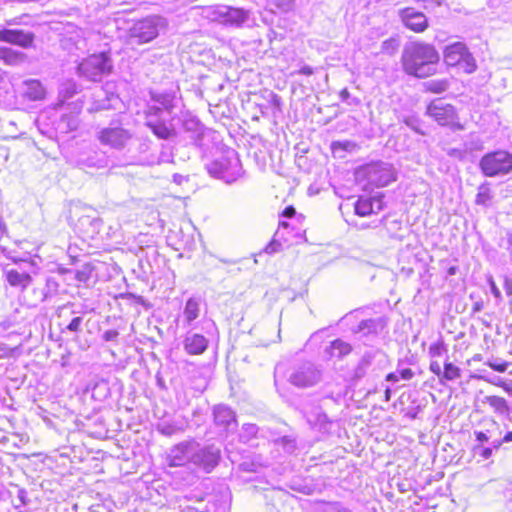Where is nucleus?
Wrapping results in <instances>:
<instances>
[{
	"instance_id": "1",
	"label": "nucleus",
	"mask_w": 512,
	"mask_h": 512,
	"mask_svg": "<svg viewBox=\"0 0 512 512\" xmlns=\"http://www.w3.org/2000/svg\"><path fill=\"white\" fill-rule=\"evenodd\" d=\"M439 59V53L433 45L411 42L403 48L401 64L407 75L426 78L437 72Z\"/></svg>"
},
{
	"instance_id": "2",
	"label": "nucleus",
	"mask_w": 512,
	"mask_h": 512,
	"mask_svg": "<svg viewBox=\"0 0 512 512\" xmlns=\"http://www.w3.org/2000/svg\"><path fill=\"white\" fill-rule=\"evenodd\" d=\"M356 182L365 190L384 187L396 180L393 166L386 162H372L363 165L355 171Z\"/></svg>"
},
{
	"instance_id": "3",
	"label": "nucleus",
	"mask_w": 512,
	"mask_h": 512,
	"mask_svg": "<svg viewBox=\"0 0 512 512\" xmlns=\"http://www.w3.org/2000/svg\"><path fill=\"white\" fill-rule=\"evenodd\" d=\"M165 27V20L159 16H149L133 24L128 31V43L130 45H141L154 40L162 28Z\"/></svg>"
},
{
	"instance_id": "4",
	"label": "nucleus",
	"mask_w": 512,
	"mask_h": 512,
	"mask_svg": "<svg viewBox=\"0 0 512 512\" xmlns=\"http://www.w3.org/2000/svg\"><path fill=\"white\" fill-rule=\"evenodd\" d=\"M208 172L218 178H234L241 173L238 153L231 148L225 149L221 156L207 165Z\"/></svg>"
},
{
	"instance_id": "5",
	"label": "nucleus",
	"mask_w": 512,
	"mask_h": 512,
	"mask_svg": "<svg viewBox=\"0 0 512 512\" xmlns=\"http://www.w3.org/2000/svg\"><path fill=\"white\" fill-rule=\"evenodd\" d=\"M132 137V132L122 127L118 121H112L109 126L99 129L96 134V138L102 145L116 150L124 149Z\"/></svg>"
},
{
	"instance_id": "6",
	"label": "nucleus",
	"mask_w": 512,
	"mask_h": 512,
	"mask_svg": "<svg viewBox=\"0 0 512 512\" xmlns=\"http://www.w3.org/2000/svg\"><path fill=\"white\" fill-rule=\"evenodd\" d=\"M480 168L487 177L505 175L512 170V154L504 150L488 153L482 157Z\"/></svg>"
},
{
	"instance_id": "7",
	"label": "nucleus",
	"mask_w": 512,
	"mask_h": 512,
	"mask_svg": "<svg viewBox=\"0 0 512 512\" xmlns=\"http://www.w3.org/2000/svg\"><path fill=\"white\" fill-rule=\"evenodd\" d=\"M111 69L112 61L105 53L91 55L78 66L79 74L91 81H100Z\"/></svg>"
},
{
	"instance_id": "8",
	"label": "nucleus",
	"mask_w": 512,
	"mask_h": 512,
	"mask_svg": "<svg viewBox=\"0 0 512 512\" xmlns=\"http://www.w3.org/2000/svg\"><path fill=\"white\" fill-rule=\"evenodd\" d=\"M145 125L159 139L168 140L176 136L172 122L165 118L159 106L152 105L147 108Z\"/></svg>"
},
{
	"instance_id": "9",
	"label": "nucleus",
	"mask_w": 512,
	"mask_h": 512,
	"mask_svg": "<svg viewBox=\"0 0 512 512\" xmlns=\"http://www.w3.org/2000/svg\"><path fill=\"white\" fill-rule=\"evenodd\" d=\"M444 61L448 66H459L466 73H473L477 68L474 57L462 42H455L445 48Z\"/></svg>"
},
{
	"instance_id": "10",
	"label": "nucleus",
	"mask_w": 512,
	"mask_h": 512,
	"mask_svg": "<svg viewBox=\"0 0 512 512\" xmlns=\"http://www.w3.org/2000/svg\"><path fill=\"white\" fill-rule=\"evenodd\" d=\"M196 442L193 440L183 441L172 446L166 455V463L169 467H184L193 464L194 449Z\"/></svg>"
},
{
	"instance_id": "11",
	"label": "nucleus",
	"mask_w": 512,
	"mask_h": 512,
	"mask_svg": "<svg viewBox=\"0 0 512 512\" xmlns=\"http://www.w3.org/2000/svg\"><path fill=\"white\" fill-rule=\"evenodd\" d=\"M319 380L320 372L309 362L294 367L288 375V381L298 388L314 386Z\"/></svg>"
},
{
	"instance_id": "12",
	"label": "nucleus",
	"mask_w": 512,
	"mask_h": 512,
	"mask_svg": "<svg viewBox=\"0 0 512 512\" xmlns=\"http://www.w3.org/2000/svg\"><path fill=\"white\" fill-rule=\"evenodd\" d=\"M480 426V430L474 431L476 440L481 444L489 443L494 449H499L502 445V441H500L502 430L499 423L492 418H485L481 421Z\"/></svg>"
},
{
	"instance_id": "13",
	"label": "nucleus",
	"mask_w": 512,
	"mask_h": 512,
	"mask_svg": "<svg viewBox=\"0 0 512 512\" xmlns=\"http://www.w3.org/2000/svg\"><path fill=\"white\" fill-rule=\"evenodd\" d=\"M220 459V450L215 446L200 447L196 443L193 455V465L210 472L218 465Z\"/></svg>"
},
{
	"instance_id": "14",
	"label": "nucleus",
	"mask_w": 512,
	"mask_h": 512,
	"mask_svg": "<svg viewBox=\"0 0 512 512\" xmlns=\"http://www.w3.org/2000/svg\"><path fill=\"white\" fill-rule=\"evenodd\" d=\"M427 114L443 126L452 124L456 119L454 106L443 102L441 99H436L428 105Z\"/></svg>"
},
{
	"instance_id": "15",
	"label": "nucleus",
	"mask_w": 512,
	"mask_h": 512,
	"mask_svg": "<svg viewBox=\"0 0 512 512\" xmlns=\"http://www.w3.org/2000/svg\"><path fill=\"white\" fill-rule=\"evenodd\" d=\"M35 40L34 33L22 29H1L0 41L16 45L24 49L31 48Z\"/></svg>"
},
{
	"instance_id": "16",
	"label": "nucleus",
	"mask_w": 512,
	"mask_h": 512,
	"mask_svg": "<svg viewBox=\"0 0 512 512\" xmlns=\"http://www.w3.org/2000/svg\"><path fill=\"white\" fill-rule=\"evenodd\" d=\"M400 17L408 29L420 33L427 29L428 19L426 15L415 8L408 7L400 11Z\"/></svg>"
},
{
	"instance_id": "17",
	"label": "nucleus",
	"mask_w": 512,
	"mask_h": 512,
	"mask_svg": "<svg viewBox=\"0 0 512 512\" xmlns=\"http://www.w3.org/2000/svg\"><path fill=\"white\" fill-rule=\"evenodd\" d=\"M214 423L222 431H233L237 427L234 411L226 405H217L213 409Z\"/></svg>"
},
{
	"instance_id": "18",
	"label": "nucleus",
	"mask_w": 512,
	"mask_h": 512,
	"mask_svg": "<svg viewBox=\"0 0 512 512\" xmlns=\"http://www.w3.org/2000/svg\"><path fill=\"white\" fill-rule=\"evenodd\" d=\"M184 350L190 355H200L208 347V340L202 334L188 331L183 340Z\"/></svg>"
},
{
	"instance_id": "19",
	"label": "nucleus",
	"mask_w": 512,
	"mask_h": 512,
	"mask_svg": "<svg viewBox=\"0 0 512 512\" xmlns=\"http://www.w3.org/2000/svg\"><path fill=\"white\" fill-rule=\"evenodd\" d=\"M386 326L383 318H374L362 320L355 328L353 333L360 336L377 335Z\"/></svg>"
},
{
	"instance_id": "20",
	"label": "nucleus",
	"mask_w": 512,
	"mask_h": 512,
	"mask_svg": "<svg viewBox=\"0 0 512 512\" xmlns=\"http://www.w3.org/2000/svg\"><path fill=\"white\" fill-rule=\"evenodd\" d=\"M219 16L223 17V21L233 25H240L248 19V13L239 8L222 6L217 9Z\"/></svg>"
},
{
	"instance_id": "21",
	"label": "nucleus",
	"mask_w": 512,
	"mask_h": 512,
	"mask_svg": "<svg viewBox=\"0 0 512 512\" xmlns=\"http://www.w3.org/2000/svg\"><path fill=\"white\" fill-rule=\"evenodd\" d=\"M79 119L75 113H67L61 115L58 121L55 123V129L61 134H67L75 131L78 128Z\"/></svg>"
},
{
	"instance_id": "22",
	"label": "nucleus",
	"mask_w": 512,
	"mask_h": 512,
	"mask_svg": "<svg viewBox=\"0 0 512 512\" xmlns=\"http://www.w3.org/2000/svg\"><path fill=\"white\" fill-rule=\"evenodd\" d=\"M375 204H377V210L381 209V200L378 198H364L360 197L355 203V213L359 216H368L375 213Z\"/></svg>"
},
{
	"instance_id": "23",
	"label": "nucleus",
	"mask_w": 512,
	"mask_h": 512,
	"mask_svg": "<svg viewBox=\"0 0 512 512\" xmlns=\"http://www.w3.org/2000/svg\"><path fill=\"white\" fill-rule=\"evenodd\" d=\"M6 280L11 286L18 287L23 290L31 284L32 277L26 272L11 269L6 272Z\"/></svg>"
},
{
	"instance_id": "24",
	"label": "nucleus",
	"mask_w": 512,
	"mask_h": 512,
	"mask_svg": "<svg viewBox=\"0 0 512 512\" xmlns=\"http://www.w3.org/2000/svg\"><path fill=\"white\" fill-rule=\"evenodd\" d=\"M26 55L9 47H0V61L6 65L16 66L23 63Z\"/></svg>"
},
{
	"instance_id": "25",
	"label": "nucleus",
	"mask_w": 512,
	"mask_h": 512,
	"mask_svg": "<svg viewBox=\"0 0 512 512\" xmlns=\"http://www.w3.org/2000/svg\"><path fill=\"white\" fill-rule=\"evenodd\" d=\"M201 300L199 298L191 297L186 301L183 317L184 322L188 326L192 324L194 320L199 317L200 314Z\"/></svg>"
},
{
	"instance_id": "26",
	"label": "nucleus",
	"mask_w": 512,
	"mask_h": 512,
	"mask_svg": "<svg viewBox=\"0 0 512 512\" xmlns=\"http://www.w3.org/2000/svg\"><path fill=\"white\" fill-rule=\"evenodd\" d=\"M351 345L341 339H336L325 348V353L329 357L341 358L348 355L351 352Z\"/></svg>"
},
{
	"instance_id": "27",
	"label": "nucleus",
	"mask_w": 512,
	"mask_h": 512,
	"mask_svg": "<svg viewBox=\"0 0 512 512\" xmlns=\"http://www.w3.org/2000/svg\"><path fill=\"white\" fill-rule=\"evenodd\" d=\"M483 403L488 404L495 413L505 415L510 412V406L507 400L500 396H486Z\"/></svg>"
},
{
	"instance_id": "28",
	"label": "nucleus",
	"mask_w": 512,
	"mask_h": 512,
	"mask_svg": "<svg viewBox=\"0 0 512 512\" xmlns=\"http://www.w3.org/2000/svg\"><path fill=\"white\" fill-rule=\"evenodd\" d=\"M25 94L31 100H41L45 97V89L38 80H29L25 82Z\"/></svg>"
},
{
	"instance_id": "29",
	"label": "nucleus",
	"mask_w": 512,
	"mask_h": 512,
	"mask_svg": "<svg viewBox=\"0 0 512 512\" xmlns=\"http://www.w3.org/2000/svg\"><path fill=\"white\" fill-rule=\"evenodd\" d=\"M184 127L188 131H193L196 134V137L194 138V144L201 147L203 145L202 139L205 136L206 129L204 126H202L199 121L191 119L189 121H186L184 123Z\"/></svg>"
},
{
	"instance_id": "30",
	"label": "nucleus",
	"mask_w": 512,
	"mask_h": 512,
	"mask_svg": "<svg viewBox=\"0 0 512 512\" xmlns=\"http://www.w3.org/2000/svg\"><path fill=\"white\" fill-rule=\"evenodd\" d=\"M461 377V369L455 366L453 363L445 361L444 362V370L440 381H454Z\"/></svg>"
},
{
	"instance_id": "31",
	"label": "nucleus",
	"mask_w": 512,
	"mask_h": 512,
	"mask_svg": "<svg viewBox=\"0 0 512 512\" xmlns=\"http://www.w3.org/2000/svg\"><path fill=\"white\" fill-rule=\"evenodd\" d=\"M152 99L161 105L160 108L163 110V114L165 111L170 112L174 106V96L169 93L153 94Z\"/></svg>"
},
{
	"instance_id": "32",
	"label": "nucleus",
	"mask_w": 512,
	"mask_h": 512,
	"mask_svg": "<svg viewBox=\"0 0 512 512\" xmlns=\"http://www.w3.org/2000/svg\"><path fill=\"white\" fill-rule=\"evenodd\" d=\"M57 283L54 280L48 279L46 282L45 288L39 290V302H44L47 298L51 296L52 291L55 293L57 290Z\"/></svg>"
},
{
	"instance_id": "33",
	"label": "nucleus",
	"mask_w": 512,
	"mask_h": 512,
	"mask_svg": "<svg viewBox=\"0 0 512 512\" xmlns=\"http://www.w3.org/2000/svg\"><path fill=\"white\" fill-rule=\"evenodd\" d=\"M372 361H373V355L371 353H365L361 357V359L358 363V366L356 368V376L357 377L364 376L366 369L371 365Z\"/></svg>"
},
{
	"instance_id": "34",
	"label": "nucleus",
	"mask_w": 512,
	"mask_h": 512,
	"mask_svg": "<svg viewBox=\"0 0 512 512\" xmlns=\"http://www.w3.org/2000/svg\"><path fill=\"white\" fill-rule=\"evenodd\" d=\"M399 48V40L396 38H389L382 42L381 52L387 55H393Z\"/></svg>"
},
{
	"instance_id": "35",
	"label": "nucleus",
	"mask_w": 512,
	"mask_h": 512,
	"mask_svg": "<svg viewBox=\"0 0 512 512\" xmlns=\"http://www.w3.org/2000/svg\"><path fill=\"white\" fill-rule=\"evenodd\" d=\"M82 323L83 318L80 316H76L72 318V320L68 323V325H66L65 328L62 329V333L70 332L77 334L82 331Z\"/></svg>"
},
{
	"instance_id": "36",
	"label": "nucleus",
	"mask_w": 512,
	"mask_h": 512,
	"mask_svg": "<svg viewBox=\"0 0 512 512\" xmlns=\"http://www.w3.org/2000/svg\"><path fill=\"white\" fill-rule=\"evenodd\" d=\"M158 431L165 436H172L181 431V428L174 423L162 422L157 426Z\"/></svg>"
},
{
	"instance_id": "37",
	"label": "nucleus",
	"mask_w": 512,
	"mask_h": 512,
	"mask_svg": "<svg viewBox=\"0 0 512 512\" xmlns=\"http://www.w3.org/2000/svg\"><path fill=\"white\" fill-rule=\"evenodd\" d=\"M491 200L490 189L487 185H481L476 195V203L486 205Z\"/></svg>"
},
{
	"instance_id": "38",
	"label": "nucleus",
	"mask_w": 512,
	"mask_h": 512,
	"mask_svg": "<svg viewBox=\"0 0 512 512\" xmlns=\"http://www.w3.org/2000/svg\"><path fill=\"white\" fill-rule=\"evenodd\" d=\"M446 80H432L427 82V89L433 93H442L448 89Z\"/></svg>"
},
{
	"instance_id": "39",
	"label": "nucleus",
	"mask_w": 512,
	"mask_h": 512,
	"mask_svg": "<svg viewBox=\"0 0 512 512\" xmlns=\"http://www.w3.org/2000/svg\"><path fill=\"white\" fill-rule=\"evenodd\" d=\"M446 352H447L446 345L441 340L431 344L429 347V355L431 357H441Z\"/></svg>"
},
{
	"instance_id": "40",
	"label": "nucleus",
	"mask_w": 512,
	"mask_h": 512,
	"mask_svg": "<svg viewBox=\"0 0 512 512\" xmlns=\"http://www.w3.org/2000/svg\"><path fill=\"white\" fill-rule=\"evenodd\" d=\"M92 269L90 265L86 264L81 269L75 272V279L78 282L86 283L91 277Z\"/></svg>"
},
{
	"instance_id": "41",
	"label": "nucleus",
	"mask_w": 512,
	"mask_h": 512,
	"mask_svg": "<svg viewBox=\"0 0 512 512\" xmlns=\"http://www.w3.org/2000/svg\"><path fill=\"white\" fill-rule=\"evenodd\" d=\"M475 452L483 457L484 459H489L493 451H497L498 449H494L493 446L490 444L489 447H483L482 445H477L475 448Z\"/></svg>"
},
{
	"instance_id": "42",
	"label": "nucleus",
	"mask_w": 512,
	"mask_h": 512,
	"mask_svg": "<svg viewBox=\"0 0 512 512\" xmlns=\"http://www.w3.org/2000/svg\"><path fill=\"white\" fill-rule=\"evenodd\" d=\"M339 96L341 101L346 102L349 105H358L360 103V100L358 98L351 97L349 91L346 88L341 90Z\"/></svg>"
},
{
	"instance_id": "43",
	"label": "nucleus",
	"mask_w": 512,
	"mask_h": 512,
	"mask_svg": "<svg viewBox=\"0 0 512 512\" xmlns=\"http://www.w3.org/2000/svg\"><path fill=\"white\" fill-rule=\"evenodd\" d=\"M478 378L485 380L488 383L504 388L506 391H509L510 388L506 385V383L499 377L494 376L492 378L486 376H479Z\"/></svg>"
},
{
	"instance_id": "44",
	"label": "nucleus",
	"mask_w": 512,
	"mask_h": 512,
	"mask_svg": "<svg viewBox=\"0 0 512 512\" xmlns=\"http://www.w3.org/2000/svg\"><path fill=\"white\" fill-rule=\"evenodd\" d=\"M503 493L506 498L507 507L512 511V480L507 481Z\"/></svg>"
},
{
	"instance_id": "45",
	"label": "nucleus",
	"mask_w": 512,
	"mask_h": 512,
	"mask_svg": "<svg viewBox=\"0 0 512 512\" xmlns=\"http://www.w3.org/2000/svg\"><path fill=\"white\" fill-rule=\"evenodd\" d=\"M332 148L336 150L337 148H341L345 151H353L356 148V144L351 141L344 142H333Z\"/></svg>"
},
{
	"instance_id": "46",
	"label": "nucleus",
	"mask_w": 512,
	"mask_h": 512,
	"mask_svg": "<svg viewBox=\"0 0 512 512\" xmlns=\"http://www.w3.org/2000/svg\"><path fill=\"white\" fill-rule=\"evenodd\" d=\"M282 244L277 241L276 239H273L266 247L264 248L265 253L267 254H274L281 250Z\"/></svg>"
},
{
	"instance_id": "47",
	"label": "nucleus",
	"mask_w": 512,
	"mask_h": 512,
	"mask_svg": "<svg viewBox=\"0 0 512 512\" xmlns=\"http://www.w3.org/2000/svg\"><path fill=\"white\" fill-rule=\"evenodd\" d=\"M281 444H282L283 448L285 449V451H287L289 453H292L296 449L295 440H293L291 438L283 437L281 439Z\"/></svg>"
},
{
	"instance_id": "48",
	"label": "nucleus",
	"mask_w": 512,
	"mask_h": 512,
	"mask_svg": "<svg viewBox=\"0 0 512 512\" xmlns=\"http://www.w3.org/2000/svg\"><path fill=\"white\" fill-rule=\"evenodd\" d=\"M487 365L492 368L493 370L497 371V372H505L508 368V363L507 362H491L489 361L487 363Z\"/></svg>"
},
{
	"instance_id": "49",
	"label": "nucleus",
	"mask_w": 512,
	"mask_h": 512,
	"mask_svg": "<svg viewBox=\"0 0 512 512\" xmlns=\"http://www.w3.org/2000/svg\"><path fill=\"white\" fill-rule=\"evenodd\" d=\"M119 336V332L117 330H107L103 333L102 339L106 342L115 341Z\"/></svg>"
},
{
	"instance_id": "50",
	"label": "nucleus",
	"mask_w": 512,
	"mask_h": 512,
	"mask_svg": "<svg viewBox=\"0 0 512 512\" xmlns=\"http://www.w3.org/2000/svg\"><path fill=\"white\" fill-rule=\"evenodd\" d=\"M418 3H423L424 8L441 6L443 0H415Z\"/></svg>"
},
{
	"instance_id": "51",
	"label": "nucleus",
	"mask_w": 512,
	"mask_h": 512,
	"mask_svg": "<svg viewBox=\"0 0 512 512\" xmlns=\"http://www.w3.org/2000/svg\"><path fill=\"white\" fill-rule=\"evenodd\" d=\"M397 372L404 380H410L414 376V372L410 368L398 369Z\"/></svg>"
},
{
	"instance_id": "52",
	"label": "nucleus",
	"mask_w": 512,
	"mask_h": 512,
	"mask_svg": "<svg viewBox=\"0 0 512 512\" xmlns=\"http://www.w3.org/2000/svg\"><path fill=\"white\" fill-rule=\"evenodd\" d=\"M243 431L248 436H255L256 433L258 432V428H257V426L255 424H244L243 425Z\"/></svg>"
},
{
	"instance_id": "53",
	"label": "nucleus",
	"mask_w": 512,
	"mask_h": 512,
	"mask_svg": "<svg viewBox=\"0 0 512 512\" xmlns=\"http://www.w3.org/2000/svg\"><path fill=\"white\" fill-rule=\"evenodd\" d=\"M430 371L433 372L435 375H437L439 377V379L442 377L443 371L441 369L439 362L432 361L430 363Z\"/></svg>"
},
{
	"instance_id": "54",
	"label": "nucleus",
	"mask_w": 512,
	"mask_h": 512,
	"mask_svg": "<svg viewBox=\"0 0 512 512\" xmlns=\"http://www.w3.org/2000/svg\"><path fill=\"white\" fill-rule=\"evenodd\" d=\"M240 468L243 470V471H247V472H254L256 471V465L254 463H249V462H243L240 464Z\"/></svg>"
},
{
	"instance_id": "55",
	"label": "nucleus",
	"mask_w": 512,
	"mask_h": 512,
	"mask_svg": "<svg viewBox=\"0 0 512 512\" xmlns=\"http://www.w3.org/2000/svg\"><path fill=\"white\" fill-rule=\"evenodd\" d=\"M271 104L275 107V108H278L280 109L281 107V104H282V101H281V97L275 93H272L271 94Z\"/></svg>"
},
{
	"instance_id": "56",
	"label": "nucleus",
	"mask_w": 512,
	"mask_h": 512,
	"mask_svg": "<svg viewBox=\"0 0 512 512\" xmlns=\"http://www.w3.org/2000/svg\"><path fill=\"white\" fill-rule=\"evenodd\" d=\"M314 73V70L312 67L308 66V65H304L300 68L299 70V74H302V75H306V76H310Z\"/></svg>"
},
{
	"instance_id": "57",
	"label": "nucleus",
	"mask_w": 512,
	"mask_h": 512,
	"mask_svg": "<svg viewBox=\"0 0 512 512\" xmlns=\"http://www.w3.org/2000/svg\"><path fill=\"white\" fill-rule=\"evenodd\" d=\"M295 208L292 206L286 207L282 213V215L286 218H291L295 215Z\"/></svg>"
},
{
	"instance_id": "58",
	"label": "nucleus",
	"mask_w": 512,
	"mask_h": 512,
	"mask_svg": "<svg viewBox=\"0 0 512 512\" xmlns=\"http://www.w3.org/2000/svg\"><path fill=\"white\" fill-rule=\"evenodd\" d=\"M150 144H151L150 140H148V139L144 140L139 146L140 152H142V153L147 152L150 149Z\"/></svg>"
},
{
	"instance_id": "59",
	"label": "nucleus",
	"mask_w": 512,
	"mask_h": 512,
	"mask_svg": "<svg viewBox=\"0 0 512 512\" xmlns=\"http://www.w3.org/2000/svg\"><path fill=\"white\" fill-rule=\"evenodd\" d=\"M504 288L508 295H512V282L510 280L505 279Z\"/></svg>"
},
{
	"instance_id": "60",
	"label": "nucleus",
	"mask_w": 512,
	"mask_h": 512,
	"mask_svg": "<svg viewBox=\"0 0 512 512\" xmlns=\"http://www.w3.org/2000/svg\"><path fill=\"white\" fill-rule=\"evenodd\" d=\"M398 379H399V376L397 375V373H389L386 376V381H388V382H397Z\"/></svg>"
},
{
	"instance_id": "61",
	"label": "nucleus",
	"mask_w": 512,
	"mask_h": 512,
	"mask_svg": "<svg viewBox=\"0 0 512 512\" xmlns=\"http://www.w3.org/2000/svg\"><path fill=\"white\" fill-rule=\"evenodd\" d=\"M500 441H502V444L511 442L512 441V432L506 433L504 437L500 436Z\"/></svg>"
},
{
	"instance_id": "62",
	"label": "nucleus",
	"mask_w": 512,
	"mask_h": 512,
	"mask_svg": "<svg viewBox=\"0 0 512 512\" xmlns=\"http://www.w3.org/2000/svg\"><path fill=\"white\" fill-rule=\"evenodd\" d=\"M491 291L496 298L501 297L500 290L497 288V286L494 283L491 284Z\"/></svg>"
},
{
	"instance_id": "63",
	"label": "nucleus",
	"mask_w": 512,
	"mask_h": 512,
	"mask_svg": "<svg viewBox=\"0 0 512 512\" xmlns=\"http://www.w3.org/2000/svg\"><path fill=\"white\" fill-rule=\"evenodd\" d=\"M18 498L20 499L22 504H26V493L24 490H19Z\"/></svg>"
},
{
	"instance_id": "64",
	"label": "nucleus",
	"mask_w": 512,
	"mask_h": 512,
	"mask_svg": "<svg viewBox=\"0 0 512 512\" xmlns=\"http://www.w3.org/2000/svg\"><path fill=\"white\" fill-rule=\"evenodd\" d=\"M508 249H512V230L507 234Z\"/></svg>"
}]
</instances>
